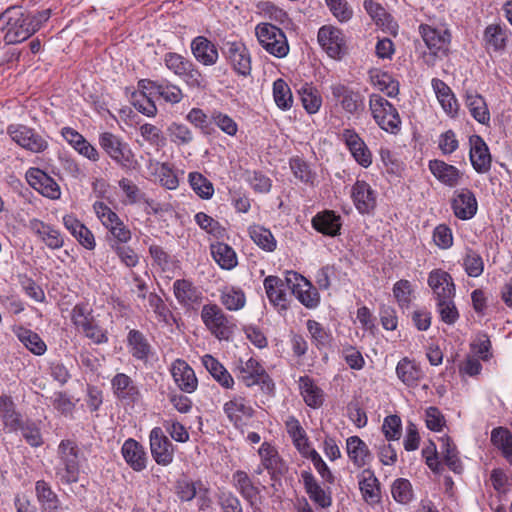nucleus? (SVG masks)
<instances>
[{"label": "nucleus", "instance_id": "1", "mask_svg": "<svg viewBox=\"0 0 512 512\" xmlns=\"http://www.w3.org/2000/svg\"><path fill=\"white\" fill-rule=\"evenodd\" d=\"M419 34L428 49L423 52L422 60L427 66L433 67L449 52L452 38L450 28L444 21L430 19L429 23L419 25Z\"/></svg>", "mask_w": 512, "mask_h": 512}, {"label": "nucleus", "instance_id": "2", "mask_svg": "<svg viewBox=\"0 0 512 512\" xmlns=\"http://www.w3.org/2000/svg\"><path fill=\"white\" fill-rule=\"evenodd\" d=\"M37 24H32L30 15L21 7L12 6L0 14V30L7 44H17L35 33Z\"/></svg>", "mask_w": 512, "mask_h": 512}, {"label": "nucleus", "instance_id": "3", "mask_svg": "<svg viewBox=\"0 0 512 512\" xmlns=\"http://www.w3.org/2000/svg\"><path fill=\"white\" fill-rule=\"evenodd\" d=\"M164 63L165 66L182 79L190 89L202 91L207 88L208 81L206 77L189 59L178 53L169 52L164 56Z\"/></svg>", "mask_w": 512, "mask_h": 512}, {"label": "nucleus", "instance_id": "4", "mask_svg": "<svg viewBox=\"0 0 512 512\" xmlns=\"http://www.w3.org/2000/svg\"><path fill=\"white\" fill-rule=\"evenodd\" d=\"M99 144L110 159L126 170L135 169L138 162L130 145L120 136L110 132L101 133Z\"/></svg>", "mask_w": 512, "mask_h": 512}, {"label": "nucleus", "instance_id": "5", "mask_svg": "<svg viewBox=\"0 0 512 512\" xmlns=\"http://www.w3.org/2000/svg\"><path fill=\"white\" fill-rule=\"evenodd\" d=\"M369 109L377 125L390 134H397L401 129V118L397 109L381 95L369 96Z\"/></svg>", "mask_w": 512, "mask_h": 512}, {"label": "nucleus", "instance_id": "6", "mask_svg": "<svg viewBox=\"0 0 512 512\" xmlns=\"http://www.w3.org/2000/svg\"><path fill=\"white\" fill-rule=\"evenodd\" d=\"M201 320L206 329L218 340H228L233 334L235 324L216 304H206L201 309Z\"/></svg>", "mask_w": 512, "mask_h": 512}, {"label": "nucleus", "instance_id": "7", "mask_svg": "<svg viewBox=\"0 0 512 512\" xmlns=\"http://www.w3.org/2000/svg\"><path fill=\"white\" fill-rule=\"evenodd\" d=\"M93 210L102 225L111 235V244H127L132 239L131 230L124 224L119 216L105 203L97 201Z\"/></svg>", "mask_w": 512, "mask_h": 512}, {"label": "nucleus", "instance_id": "8", "mask_svg": "<svg viewBox=\"0 0 512 512\" xmlns=\"http://www.w3.org/2000/svg\"><path fill=\"white\" fill-rule=\"evenodd\" d=\"M255 34L261 47L269 54L283 58L289 52V45L284 32L270 23H259Z\"/></svg>", "mask_w": 512, "mask_h": 512}, {"label": "nucleus", "instance_id": "9", "mask_svg": "<svg viewBox=\"0 0 512 512\" xmlns=\"http://www.w3.org/2000/svg\"><path fill=\"white\" fill-rule=\"evenodd\" d=\"M7 134L14 143L32 153H42L48 148L47 139L26 125L10 124Z\"/></svg>", "mask_w": 512, "mask_h": 512}, {"label": "nucleus", "instance_id": "10", "mask_svg": "<svg viewBox=\"0 0 512 512\" xmlns=\"http://www.w3.org/2000/svg\"><path fill=\"white\" fill-rule=\"evenodd\" d=\"M317 40L321 48L332 59H341L346 52L345 35L335 26H322L318 31Z\"/></svg>", "mask_w": 512, "mask_h": 512}, {"label": "nucleus", "instance_id": "11", "mask_svg": "<svg viewBox=\"0 0 512 512\" xmlns=\"http://www.w3.org/2000/svg\"><path fill=\"white\" fill-rule=\"evenodd\" d=\"M238 378L247 386L262 385L267 389L273 386L272 380L261 363L255 358L239 360L237 366Z\"/></svg>", "mask_w": 512, "mask_h": 512}, {"label": "nucleus", "instance_id": "12", "mask_svg": "<svg viewBox=\"0 0 512 512\" xmlns=\"http://www.w3.org/2000/svg\"><path fill=\"white\" fill-rule=\"evenodd\" d=\"M286 282L295 297L307 308H314L319 304V294L312 284L297 272L289 271Z\"/></svg>", "mask_w": 512, "mask_h": 512}, {"label": "nucleus", "instance_id": "13", "mask_svg": "<svg viewBox=\"0 0 512 512\" xmlns=\"http://www.w3.org/2000/svg\"><path fill=\"white\" fill-rule=\"evenodd\" d=\"M111 388L115 398L123 406H134L141 400L138 385L125 373H117L111 380Z\"/></svg>", "mask_w": 512, "mask_h": 512}, {"label": "nucleus", "instance_id": "14", "mask_svg": "<svg viewBox=\"0 0 512 512\" xmlns=\"http://www.w3.org/2000/svg\"><path fill=\"white\" fill-rule=\"evenodd\" d=\"M223 411L229 421L237 428L247 426L255 413L250 401L240 395H234L230 400L225 402Z\"/></svg>", "mask_w": 512, "mask_h": 512}, {"label": "nucleus", "instance_id": "15", "mask_svg": "<svg viewBox=\"0 0 512 512\" xmlns=\"http://www.w3.org/2000/svg\"><path fill=\"white\" fill-rule=\"evenodd\" d=\"M28 184L42 196L51 200L61 197V189L58 183L46 172L39 168H29L25 174Z\"/></svg>", "mask_w": 512, "mask_h": 512}, {"label": "nucleus", "instance_id": "16", "mask_svg": "<svg viewBox=\"0 0 512 512\" xmlns=\"http://www.w3.org/2000/svg\"><path fill=\"white\" fill-rule=\"evenodd\" d=\"M27 227L47 248L57 250L64 246V236L55 226L38 218H31Z\"/></svg>", "mask_w": 512, "mask_h": 512}, {"label": "nucleus", "instance_id": "17", "mask_svg": "<svg viewBox=\"0 0 512 512\" xmlns=\"http://www.w3.org/2000/svg\"><path fill=\"white\" fill-rule=\"evenodd\" d=\"M169 371L179 390L188 394L197 390L198 379L195 371L185 360H174L170 365Z\"/></svg>", "mask_w": 512, "mask_h": 512}, {"label": "nucleus", "instance_id": "18", "mask_svg": "<svg viewBox=\"0 0 512 512\" xmlns=\"http://www.w3.org/2000/svg\"><path fill=\"white\" fill-rule=\"evenodd\" d=\"M151 454L155 462L167 466L173 461L174 449L160 427H155L149 435Z\"/></svg>", "mask_w": 512, "mask_h": 512}, {"label": "nucleus", "instance_id": "19", "mask_svg": "<svg viewBox=\"0 0 512 512\" xmlns=\"http://www.w3.org/2000/svg\"><path fill=\"white\" fill-rule=\"evenodd\" d=\"M341 139L360 166L367 168L372 164L371 151L354 129H344Z\"/></svg>", "mask_w": 512, "mask_h": 512}, {"label": "nucleus", "instance_id": "20", "mask_svg": "<svg viewBox=\"0 0 512 512\" xmlns=\"http://www.w3.org/2000/svg\"><path fill=\"white\" fill-rule=\"evenodd\" d=\"M436 301L455 296V284L451 275L443 269H433L427 279Z\"/></svg>", "mask_w": 512, "mask_h": 512}, {"label": "nucleus", "instance_id": "21", "mask_svg": "<svg viewBox=\"0 0 512 512\" xmlns=\"http://www.w3.org/2000/svg\"><path fill=\"white\" fill-rule=\"evenodd\" d=\"M452 209L455 216L461 220H469L475 216L478 210V202L472 191L467 188L454 192Z\"/></svg>", "mask_w": 512, "mask_h": 512}, {"label": "nucleus", "instance_id": "22", "mask_svg": "<svg viewBox=\"0 0 512 512\" xmlns=\"http://www.w3.org/2000/svg\"><path fill=\"white\" fill-rule=\"evenodd\" d=\"M428 168L431 174L443 185L456 187L460 184L463 173L455 166L443 160H430Z\"/></svg>", "mask_w": 512, "mask_h": 512}, {"label": "nucleus", "instance_id": "23", "mask_svg": "<svg viewBox=\"0 0 512 512\" xmlns=\"http://www.w3.org/2000/svg\"><path fill=\"white\" fill-rule=\"evenodd\" d=\"M226 55L233 69L242 76L251 72V57L248 49L243 43L228 42Z\"/></svg>", "mask_w": 512, "mask_h": 512}, {"label": "nucleus", "instance_id": "24", "mask_svg": "<svg viewBox=\"0 0 512 512\" xmlns=\"http://www.w3.org/2000/svg\"><path fill=\"white\" fill-rule=\"evenodd\" d=\"M470 143V161L473 168L478 173H486L491 167V156L488 146L478 135H473L469 139Z\"/></svg>", "mask_w": 512, "mask_h": 512}, {"label": "nucleus", "instance_id": "25", "mask_svg": "<svg viewBox=\"0 0 512 512\" xmlns=\"http://www.w3.org/2000/svg\"><path fill=\"white\" fill-rule=\"evenodd\" d=\"M431 86L444 113L451 118L456 117L459 111V103L451 88L438 78L431 80Z\"/></svg>", "mask_w": 512, "mask_h": 512}, {"label": "nucleus", "instance_id": "26", "mask_svg": "<svg viewBox=\"0 0 512 512\" xmlns=\"http://www.w3.org/2000/svg\"><path fill=\"white\" fill-rule=\"evenodd\" d=\"M351 197L356 209L361 214L369 213L376 205L375 192L370 185L363 180H357L352 186Z\"/></svg>", "mask_w": 512, "mask_h": 512}, {"label": "nucleus", "instance_id": "27", "mask_svg": "<svg viewBox=\"0 0 512 512\" xmlns=\"http://www.w3.org/2000/svg\"><path fill=\"white\" fill-rule=\"evenodd\" d=\"M285 429L291 438L294 447L302 457L314 449L309 441L305 429L295 416L290 415L286 418Z\"/></svg>", "mask_w": 512, "mask_h": 512}, {"label": "nucleus", "instance_id": "28", "mask_svg": "<svg viewBox=\"0 0 512 512\" xmlns=\"http://www.w3.org/2000/svg\"><path fill=\"white\" fill-rule=\"evenodd\" d=\"M191 52L194 58L204 66L217 63L219 54L216 46L206 37L197 36L191 41Z\"/></svg>", "mask_w": 512, "mask_h": 512}, {"label": "nucleus", "instance_id": "29", "mask_svg": "<svg viewBox=\"0 0 512 512\" xmlns=\"http://www.w3.org/2000/svg\"><path fill=\"white\" fill-rule=\"evenodd\" d=\"M346 453L349 460L357 468H363L372 460V453L368 445L358 436L346 439Z\"/></svg>", "mask_w": 512, "mask_h": 512}, {"label": "nucleus", "instance_id": "30", "mask_svg": "<svg viewBox=\"0 0 512 512\" xmlns=\"http://www.w3.org/2000/svg\"><path fill=\"white\" fill-rule=\"evenodd\" d=\"M301 479L309 498L321 508L329 507L332 503L330 492L326 491L310 471H302Z\"/></svg>", "mask_w": 512, "mask_h": 512}, {"label": "nucleus", "instance_id": "31", "mask_svg": "<svg viewBox=\"0 0 512 512\" xmlns=\"http://www.w3.org/2000/svg\"><path fill=\"white\" fill-rule=\"evenodd\" d=\"M121 453L126 463L136 472L143 471L147 464V455L144 447L136 440L127 439L122 447Z\"/></svg>", "mask_w": 512, "mask_h": 512}, {"label": "nucleus", "instance_id": "32", "mask_svg": "<svg viewBox=\"0 0 512 512\" xmlns=\"http://www.w3.org/2000/svg\"><path fill=\"white\" fill-rule=\"evenodd\" d=\"M35 493L42 512H61V500L47 482L43 480L37 481Z\"/></svg>", "mask_w": 512, "mask_h": 512}, {"label": "nucleus", "instance_id": "33", "mask_svg": "<svg viewBox=\"0 0 512 512\" xmlns=\"http://www.w3.org/2000/svg\"><path fill=\"white\" fill-rule=\"evenodd\" d=\"M364 8L366 12L373 19L375 24L383 31L396 35L398 30L397 23L393 20L386 10L378 3L372 0L364 1Z\"/></svg>", "mask_w": 512, "mask_h": 512}, {"label": "nucleus", "instance_id": "34", "mask_svg": "<svg viewBox=\"0 0 512 512\" xmlns=\"http://www.w3.org/2000/svg\"><path fill=\"white\" fill-rule=\"evenodd\" d=\"M63 225L86 249L93 250L96 246L93 233L82 224L75 216L65 215Z\"/></svg>", "mask_w": 512, "mask_h": 512}, {"label": "nucleus", "instance_id": "35", "mask_svg": "<svg viewBox=\"0 0 512 512\" xmlns=\"http://www.w3.org/2000/svg\"><path fill=\"white\" fill-rule=\"evenodd\" d=\"M203 366L215 381L225 389H233L235 381L229 371L212 355L206 354L201 358Z\"/></svg>", "mask_w": 512, "mask_h": 512}, {"label": "nucleus", "instance_id": "36", "mask_svg": "<svg viewBox=\"0 0 512 512\" xmlns=\"http://www.w3.org/2000/svg\"><path fill=\"white\" fill-rule=\"evenodd\" d=\"M510 31L505 25L489 24L483 33V40L487 49L503 51L506 47Z\"/></svg>", "mask_w": 512, "mask_h": 512}, {"label": "nucleus", "instance_id": "37", "mask_svg": "<svg viewBox=\"0 0 512 512\" xmlns=\"http://www.w3.org/2000/svg\"><path fill=\"white\" fill-rule=\"evenodd\" d=\"M173 293L178 303L191 307L201 300V292L186 279H178L173 283Z\"/></svg>", "mask_w": 512, "mask_h": 512}, {"label": "nucleus", "instance_id": "38", "mask_svg": "<svg viewBox=\"0 0 512 512\" xmlns=\"http://www.w3.org/2000/svg\"><path fill=\"white\" fill-rule=\"evenodd\" d=\"M330 91L333 100L339 103L346 112L352 114L357 111L359 97L351 88L340 82H336L331 84Z\"/></svg>", "mask_w": 512, "mask_h": 512}, {"label": "nucleus", "instance_id": "39", "mask_svg": "<svg viewBox=\"0 0 512 512\" xmlns=\"http://www.w3.org/2000/svg\"><path fill=\"white\" fill-rule=\"evenodd\" d=\"M312 225L318 232L333 237L340 232L342 226L341 217L333 211H324L313 217Z\"/></svg>", "mask_w": 512, "mask_h": 512}, {"label": "nucleus", "instance_id": "40", "mask_svg": "<svg viewBox=\"0 0 512 512\" xmlns=\"http://www.w3.org/2000/svg\"><path fill=\"white\" fill-rule=\"evenodd\" d=\"M359 489L362 497L368 504H376L380 500V486L374 473L365 469L359 477Z\"/></svg>", "mask_w": 512, "mask_h": 512}, {"label": "nucleus", "instance_id": "41", "mask_svg": "<svg viewBox=\"0 0 512 512\" xmlns=\"http://www.w3.org/2000/svg\"><path fill=\"white\" fill-rule=\"evenodd\" d=\"M369 78L374 88L383 92L388 97L398 95L399 83L388 72L375 68L369 71Z\"/></svg>", "mask_w": 512, "mask_h": 512}, {"label": "nucleus", "instance_id": "42", "mask_svg": "<svg viewBox=\"0 0 512 512\" xmlns=\"http://www.w3.org/2000/svg\"><path fill=\"white\" fill-rule=\"evenodd\" d=\"M396 375L403 384L412 387L423 377V372L416 362L405 357L398 362Z\"/></svg>", "mask_w": 512, "mask_h": 512}, {"label": "nucleus", "instance_id": "43", "mask_svg": "<svg viewBox=\"0 0 512 512\" xmlns=\"http://www.w3.org/2000/svg\"><path fill=\"white\" fill-rule=\"evenodd\" d=\"M261 464L264 469L270 473H282L285 469L284 463L279 456V453L275 446L268 442H263L258 450Z\"/></svg>", "mask_w": 512, "mask_h": 512}, {"label": "nucleus", "instance_id": "44", "mask_svg": "<svg viewBox=\"0 0 512 512\" xmlns=\"http://www.w3.org/2000/svg\"><path fill=\"white\" fill-rule=\"evenodd\" d=\"M299 389L304 402L311 408H318L323 404L324 393L308 376L299 378Z\"/></svg>", "mask_w": 512, "mask_h": 512}, {"label": "nucleus", "instance_id": "45", "mask_svg": "<svg viewBox=\"0 0 512 512\" xmlns=\"http://www.w3.org/2000/svg\"><path fill=\"white\" fill-rule=\"evenodd\" d=\"M298 92L305 111L310 115L318 113L323 102L319 90L312 83H305Z\"/></svg>", "mask_w": 512, "mask_h": 512}, {"label": "nucleus", "instance_id": "46", "mask_svg": "<svg viewBox=\"0 0 512 512\" xmlns=\"http://www.w3.org/2000/svg\"><path fill=\"white\" fill-rule=\"evenodd\" d=\"M14 332L19 341L34 355L41 356L47 351L46 343L36 332L24 327H17Z\"/></svg>", "mask_w": 512, "mask_h": 512}, {"label": "nucleus", "instance_id": "47", "mask_svg": "<svg viewBox=\"0 0 512 512\" xmlns=\"http://www.w3.org/2000/svg\"><path fill=\"white\" fill-rule=\"evenodd\" d=\"M0 414L5 427L10 431H16L24 425L20 414L15 410L12 398L7 395L0 396Z\"/></svg>", "mask_w": 512, "mask_h": 512}, {"label": "nucleus", "instance_id": "48", "mask_svg": "<svg viewBox=\"0 0 512 512\" xmlns=\"http://www.w3.org/2000/svg\"><path fill=\"white\" fill-rule=\"evenodd\" d=\"M127 344L131 355L146 361L151 354V346L145 336L138 330H130L127 337Z\"/></svg>", "mask_w": 512, "mask_h": 512}, {"label": "nucleus", "instance_id": "49", "mask_svg": "<svg viewBox=\"0 0 512 512\" xmlns=\"http://www.w3.org/2000/svg\"><path fill=\"white\" fill-rule=\"evenodd\" d=\"M211 254L215 262L226 270H231L237 265V255L232 247L223 242L211 245Z\"/></svg>", "mask_w": 512, "mask_h": 512}, {"label": "nucleus", "instance_id": "50", "mask_svg": "<svg viewBox=\"0 0 512 512\" xmlns=\"http://www.w3.org/2000/svg\"><path fill=\"white\" fill-rule=\"evenodd\" d=\"M232 482L241 496L253 503L259 494V489L254 485L250 476L245 471L237 470L232 475Z\"/></svg>", "mask_w": 512, "mask_h": 512}, {"label": "nucleus", "instance_id": "51", "mask_svg": "<svg viewBox=\"0 0 512 512\" xmlns=\"http://www.w3.org/2000/svg\"><path fill=\"white\" fill-rule=\"evenodd\" d=\"M56 476L62 483L70 484L78 481L79 464L78 455L63 456L56 468Z\"/></svg>", "mask_w": 512, "mask_h": 512}, {"label": "nucleus", "instance_id": "52", "mask_svg": "<svg viewBox=\"0 0 512 512\" xmlns=\"http://www.w3.org/2000/svg\"><path fill=\"white\" fill-rule=\"evenodd\" d=\"M149 169L155 171L159 182L162 186L169 190H175L179 186V179L168 163H160L158 161L149 160Z\"/></svg>", "mask_w": 512, "mask_h": 512}, {"label": "nucleus", "instance_id": "53", "mask_svg": "<svg viewBox=\"0 0 512 512\" xmlns=\"http://www.w3.org/2000/svg\"><path fill=\"white\" fill-rule=\"evenodd\" d=\"M249 235L252 241L266 252H273L277 248V240L272 232L261 225L250 226Z\"/></svg>", "mask_w": 512, "mask_h": 512}, {"label": "nucleus", "instance_id": "54", "mask_svg": "<svg viewBox=\"0 0 512 512\" xmlns=\"http://www.w3.org/2000/svg\"><path fill=\"white\" fill-rule=\"evenodd\" d=\"M264 288L269 301L280 308L286 307V294L283 289V282L277 276H268L264 280Z\"/></svg>", "mask_w": 512, "mask_h": 512}, {"label": "nucleus", "instance_id": "55", "mask_svg": "<svg viewBox=\"0 0 512 512\" xmlns=\"http://www.w3.org/2000/svg\"><path fill=\"white\" fill-rule=\"evenodd\" d=\"M466 105L472 117L481 124H488L490 113L484 98L476 93H470L466 97Z\"/></svg>", "mask_w": 512, "mask_h": 512}, {"label": "nucleus", "instance_id": "56", "mask_svg": "<svg viewBox=\"0 0 512 512\" xmlns=\"http://www.w3.org/2000/svg\"><path fill=\"white\" fill-rule=\"evenodd\" d=\"M491 442L505 459L512 464V434L505 428H495L491 432Z\"/></svg>", "mask_w": 512, "mask_h": 512}, {"label": "nucleus", "instance_id": "57", "mask_svg": "<svg viewBox=\"0 0 512 512\" xmlns=\"http://www.w3.org/2000/svg\"><path fill=\"white\" fill-rule=\"evenodd\" d=\"M220 300L222 305L230 311H238L242 309L246 303L244 292L235 287H225L221 291Z\"/></svg>", "mask_w": 512, "mask_h": 512}, {"label": "nucleus", "instance_id": "58", "mask_svg": "<svg viewBox=\"0 0 512 512\" xmlns=\"http://www.w3.org/2000/svg\"><path fill=\"white\" fill-rule=\"evenodd\" d=\"M273 98L277 107L283 111L289 110L292 107V92L285 80L279 78L274 81Z\"/></svg>", "mask_w": 512, "mask_h": 512}, {"label": "nucleus", "instance_id": "59", "mask_svg": "<svg viewBox=\"0 0 512 512\" xmlns=\"http://www.w3.org/2000/svg\"><path fill=\"white\" fill-rule=\"evenodd\" d=\"M188 180L192 190L202 199H210L214 195V186L210 180L199 172H190Z\"/></svg>", "mask_w": 512, "mask_h": 512}, {"label": "nucleus", "instance_id": "60", "mask_svg": "<svg viewBox=\"0 0 512 512\" xmlns=\"http://www.w3.org/2000/svg\"><path fill=\"white\" fill-rule=\"evenodd\" d=\"M393 499L399 504H409L414 499L412 484L404 478L396 479L391 486Z\"/></svg>", "mask_w": 512, "mask_h": 512}, {"label": "nucleus", "instance_id": "61", "mask_svg": "<svg viewBox=\"0 0 512 512\" xmlns=\"http://www.w3.org/2000/svg\"><path fill=\"white\" fill-rule=\"evenodd\" d=\"M130 101L135 109L146 116H154L157 112V108L152 97L143 90L134 91L131 95Z\"/></svg>", "mask_w": 512, "mask_h": 512}, {"label": "nucleus", "instance_id": "62", "mask_svg": "<svg viewBox=\"0 0 512 512\" xmlns=\"http://www.w3.org/2000/svg\"><path fill=\"white\" fill-rule=\"evenodd\" d=\"M194 218L197 225L208 234H211L216 238L224 237L225 229L220 225L218 221L213 219L208 214L204 212H198Z\"/></svg>", "mask_w": 512, "mask_h": 512}, {"label": "nucleus", "instance_id": "63", "mask_svg": "<svg viewBox=\"0 0 512 512\" xmlns=\"http://www.w3.org/2000/svg\"><path fill=\"white\" fill-rule=\"evenodd\" d=\"M167 132L170 140L176 145H187L193 141V133L185 124L173 122Z\"/></svg>", "mask_w": 512, "mask_h": 512}, {"label": "nucleus", "instance_id": "64", "mask_svg": "<svg viewBox=\"0 0 512 512\" xmlns=\"http://www.w3.org/2000/svg\"><path fill=\"white\" fill-rule=\"evenodd\" d=\"M140 135L150 145L162 148L166 144V138L160 128L153 124L145 123L139 128Z\"/></svg>", "mask_w": 512, "mask_h": 512}]
</instances>
